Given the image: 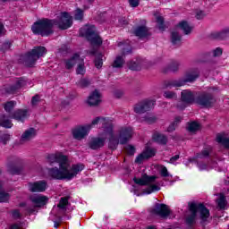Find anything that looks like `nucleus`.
Wrapping results in <instances>:
<instances>
[{
  "mask_svg": "<svg viewBox=\"0 0 229 229\" xmlns=\"http://www.w3.org/2000/svg\"><path fill=\"white\" fill-rule=\"evenodd\" d=\"M107 123L101 124L103 132L100 137L92 138L89 141L90 149H99L105 146L106 139L109 140L108 146L110 149H117L119 144H126L133 137V129L131 127H121L117 131H114V123L109 118H106Z\"/></svg>",
  "mask_w": 229,
  "mask_h": 229,
  "instance_id": "nucleus-1",
  "label": "nucleus"
},
{
  "mask_svg": "<svg viewBox=\"0 0 229 229\" xmlns=\"http://www.w3.org/2000/svg\"><path fill=\"white\" fill-rule=\"evenodd\" d=\"M47 161L50 165L58 164V167H52L48 169V175L54 180H72L76 175L80 174L85 165L81 163L73 164L71 165L69 157L64 155L62 152H55L49 154L47 157Z\"/></svg>",
  "mask_w": 229,
  "mask_h": 229,
  "instance_id": "nucleus-2",
  "label": "nucleus"
},
{
  "mask_svg": "<svg viewBox=\"0 0 229 229\" xmlns=\"http://www.w3.org/2000/svg\"><path fill=\"white\" fill-rule=\"evenodd\" d=\"M53 26H58L60 30H68L72 26V16L67 13H62L57 20L38 21L32 25V33L41 35V37H48L53 33Z\"/></svg>",
  "mask_w": 229,
  "mask_h": 229,
  "instance_id": "nucleus-3",
  "label": "nucleus"
},
{
  "mask_svg": "<svg viewBox=\"0 0 229 229\" xmlns=\"http://www.w3.org/2000/svg\"><path fill=\"white\" fill-rule=\"evenodd\" d=\"M199 68L194 67L186 71L182 79L166 81L164 83V89H173L174 87H183L187 83H194L199 78Z\"/></svg>",
  "mask_w": 229,
  "mask_h": 229,
  "instance_id": "nucleus-4",
  "label": "nucleus"
},
{
  "mask_svg": "<svg viewBox=\"0 0 229 229\" xmlns=\"http://www.w3.org/2000/svg\"><path fill=\"white\" fill-rule=\"evenodd\" d=\"M157 175H148L147 174H143L141 177L133 178V182L137 185L147 186L144 190L145 194H152V192H157L160 191V185L157 182Z\"/></svg>",
  "mask_w": 229,
  "mask_h": 229,
  "instance_id": "nucleus-5",
  "label": "nucleus"
},
{
  "mask_svg": "<svg viewBox=\"0 0 229 229\" xmlns=\"http://www.w3.org/2000/svg\"><path fill=\"white\" fill-rule=\"evenodd\" d=\"M96 124L106 125V124H108V121L106 120V118L97 117L89 124L81 125L74 128L72 131L73 139H76V140H82V139H85V137L89 135V133L90 132V130H92V126H96Z\"/></svg>",
  "mask_w": 229,
  "mask_h": 229,
  "instance_id": "nucleus-6",
  "label": "nucleus"
},
{
  "mask_svg": "<svg viewBox=\"0 0 229 229\" xmlns=\"http://www.w3.org/2000/svg\"><path fill=\"white\" fill-rule=\"evenodd\" d=\"M190 210L191 211V214L186 218L188 225H194L198 213L199 214V217L202 221H207L210 217V211L201 203L190 204Z\"/></svg>",
  "mask_w": 229,
  "mask_h": 229,
  "instance_id": "nucleus-7",
  "label": "nucleus"
},
{
  "mask_svg": "<svg viewBox=\"0 0 229 229\" xmlns=\"http://www.w3.org/2000/svg\"><path fill=\"white\" fill-rule=\"evenodd\" d=\"M80 31L82 37L88 38L91 46H101L103 44V39H101V37H99V34L96 31V26L85 25Z\"/></svg>",
  "mask_w": 229,
  "mask_h": 229,
  "instance_id": "nucleus-8",
  "label": "nucleus"
},
{
  "mask_svg": "<svg viewBox=\"0 0 229 229\" xmlns=\"http://www.w3.org/2000/svg\"><path fill=\"white\" fill-rule=\"evenodd\" d=\"M46 53H47L46 47H35L32 51L29 52L27 55L26 65H28V67H33L35 62H37L38 58H41V56H44Z\"/></svg>",
  "mask_w": 229,
  "mask_h": 229,
  "instance_id": "nucleus-9",
  "label": "nucleus"
},
{
  "mask_svg": "<svg viewBox=\"0 0 229 229\" xmlns=\"http://www.w3.org/2000/svg\"><path fill=\"white\" fill-rule=\"evenodd\" d=\"M155 107V100L145 99L134 106L135 114H145Z\"/></svg>",
  "mask_w": 229,
  "mask_h": 229,
  "instance_id": "nucleus-10",
  "label": "nucleus"
},
{
  "mask_svg": "<svg viewBox=\"0 0 229 229\" xmlns=\"http://www.w3.org/2000/svg\"><path fill=\"white\" fill-rule=\"evenodd\" d=\"M30 200L35 208L44 207V205H47V201H49V198L42 195V194H32L30 196Z\"/></svg>",
  "mask_w": 229,
  "mask_h": 229,
  "instance_id": "nucleus-11",
  "label": "nucleus"
},
{
  "mask_svg": "<svg viewBox=\"0 0 229 229\" xmlns=\"http://www.w3.org/2000/svg\"><path fill=\"white\" fill-rule=\"evenodd\" d=\"M196 103L201 106H212L214 97L209 93H201L196 99Z\"/></svg>",
  "mask_w": 229,
  "mask_h": 229,
  "instance_id": "nucleus-12",
  "label": "nucleus"
},
{
  "mask_svg": "<svg viewBox=\"0 0 229 229\" xmlns=\"http://www.w3.org/2000/svg\"><path fill=\"white\" fill-rule=\"evenodd\" d=\"M47 189V182L46 181L29 182V191H30V192H45Z\"/></svg>",
  "mask_w": 229,
  "mask_h": 229,
  "instance_id": "nucleus-13",
  "label": "nucleus"
},
{
  "mask_svg": "<svg viewBox=\"0 0 229 229\" xmlns=\"http://www.w3.org/2000/svg\"><path fill=\"white\" fill-rule=\"evenodd\" d=\"M155 153H156L155 148L146 147L143 152L136 157L135 163L142 164L144 160H148V158H151V157H155Z\"/></svg>",
  "mask_w": 229,
  "mask_h": 229,
  "instance_id": "nucleus-14",
  "label": "nucleus"
},
{
  "mask_svg": "<svg viewBox=\"0 0 229 229\" xmlns=\"http://www.w3.org/2000/svg\"><path fill=\"white\" fill-rule=\"evenodd\" d=\"M152 214H156V216L160 217H167L171 214V210H169V207L165 204H157L152 209Z\"/></svg>",
  "mask_w": 229,
  "mask_h": 229,
  "instance_id": "nucleus-15",
  "label": "nucleus"
},
{
  "mask_svg": "<svg viewBox=\"0 0 229 229\" xmlns=\"http://www.w3.org/2000/svg\"><path fill=\"white\" fill-rule=\"evenodd\" d=\"M79 62H83V58L80 56L79 53H75L70 58L64 59V67L68 70L72 69Z\"/></svg>",
  "mask_w": 229,
  "mask_h": 229,
  "instance_id": "nucleus-16",
  "label": "nucleus"
},
{
  "mask_svg": "<svg viewBox=\"0 0 229 229\" xmlns=\"http://www.w3.org/2000/svg\"><path fill=\"white\" fill-rule=\"evenodd\" d=\"M37 137V131L35 128H29L25 130V131L21 134V142L24 144V142H30V140H33Z\"/></svg>",
  "mask_w": 229,
  "mask_h": 229,
  "instance_id": "nucleus-17",
  "label": "nucleus"
},
{
  "mask_svg": "<svg viewBox=\"0 0 229 229\" xmlns=\"http://www.w3.org/2000/svg\"><path fill=\"white\" fill-rule=\"evenodd\" d=\"M88 105L89 106H96L98 103H101V93L98 90L93 91L90 93L87 99Z\"/></svg>",
  "mask_w": 229,
  "mask_h": 229,
  "instance_id": "nucleus-18",
  "label": "nucleus"
},
{
  "mask_svg": "<svg viewBox=\"0 0 229 229\" xmlns=\"http://www.w3.org/2000/svg\"><path fill=\"white\" fill-rule=\"evenodd\" d=\"M181 99L182 103H186L190 105L191 103H194L195 96L194 92L190 89H184L181 93Z\"/></svg>",
  "mask_w": 229,
  "mask_h": 229,
  "instance_id": "nucleus-19",
  "label": "nucleus"
},
{
  "mask_svg": "<svg viewBox=\"0 0 229 229\" xmlns=\"http://www.w3.org/2000/svg\"><path fill=\"white\" fill-rule=\"evenodd\" d=\"M26 117H28V110L18 109L12 114V119H15V121H21V123L24 122Z\"/></svg>",
  "mask_w": 229,
  "mask_h": 229,
  "instance_id": "nucleus-20",
  "label": "nucleus"
},
{
  "mask_svg": "<svg viewBox=\"0 0 229 229\" xmlns=\"http://www.w3.org/2000/svg\"><path fill=\"white\" fill-rule=\"evenodd\" d=\"M24 85H26V81H24V79H17L15 81L14 86L6 88V92L8 94H13V92H15V90H18V89H21V87H24Z\"/></svg>",
  "mask_w": 229,
  "mask_h": 229,
  "instance_id": "nucleus-21",
  "label": "nucleus"
},
{
  "mask_svg": "<svg viewBox=\"0 0 229 229\" xmlns=\"http://www.w3.org/2000/svg\"><path fill=\"white\" fill-rule=\"evenodd\" d=\"M134 34L140 38H144V37H148V35H149V31L146 26H140L135 29Z\"/></svg>",
  "mask_w": 229,
  "mask_h": 229,
  "instance_id": "nucleus-22",
  "label": "nucleus"
},
{
  "mask_svg": "<svg viewBox=\"0 0 229 229\" xmlns=\"http://www.w3.org/2000/svg\"><path fill=\"white\" fill-rule=\"evenodd\" d=\"M177 28H179V30H182L184 35H190V33H191L192 31V26H190L189 22L187 21H181L177 25Z\"/></svg>",
  "mask_w": 229,
  "mask_h": 229,
  "instance_id": "nucleus-23",
  "label": "nucleus"
},
{
  "mask_svg": "<svg viewBox=\"0 0 229 229\" xmlns=\"http://www.w3.org/2000/svg\"><path fill=\"white\" fill-rule=\"evenodd\" d=\"M10 198V193L3 190V182L0 181V203H6V201H9Z\"/></svg>",
  "mask_w": 229,
  "mask_h": 229,
  "instance_id": "nucleus-24",
  "label": "nucleus"
},
{
  "mask_svg": "<svg viewBox=\"0 0 229 229\" xmlns=\"http://www.w3.org/2000/svg\"><path fill=\"white\" fill-rule=\"evenodd\" d=\"M153 140H155V142H157L158 144H167V137L159 132L154 133Z\"/></svg>",
  "mask_w": 229,
  "mask_h": 229,
  "instance_id": "nucleus-25",
  "label": "nucleus"
},
{
  "mask_svg": "<svg viewBox=\"0 0 229 229\" xmlns=\"http://www.w3.org/2000/svg\"><path fill=\"white\" fill-rule=\"evenodd\" d=\"M171 40L174 46H180L182 44V36L178 31L174 30L172 31Z\"/></svg>",
  "mask_w": 229,
  "mask_h": 229,
  "instance_id": "nucleus-26",
  "label": "nucleus"
},
{
  "mask_svg": "<svg viewBox=\"0 0 229 229\" xmlns=\"http://www.w3.org/2000/svg\"><path fill=\"white\" fill-rule=\"evenodd\" d=\"M216 141L229 149V138H226L225 134H218L216 136Z\"/></svg>",
  "mask_w": 229,
  "mask_h": 229,
  "instance_id": "nucleus-27",
  "label": "nucleus"
},
{
  "mask_svg": "<svg viewBox=\"0 0 229 229\" xmlns=\"http://www.w3.org/2000/svg\"><path fill=\"white\" fill-rule=\"evenodd\" d=\"M128 67L131 71H140L141 64L140 60L136 59L128 63Z\"/></svg>",
  "mask_w": 229,
  "mask_h": 229,
  "instance_id": "nucleus-28",
  "label": "nucleus"
},
{
  "mask_svg": "<svg viewBox=\"0 0 229 229\" xmlns=\"http://www.w3.org/2000/svg\"><path fill=\"white\" fill-rule=\"evenodd\" d=\"M0 126L3 128H12L13 126V123H12V120L6 116L0 117Z\"/></svg>",
  "mask_w": 229,
  "mask_h": 229,
  "instance_id": "nucleus-29",
  "label": "nucleus"
},
{
  "mask_svg": "<svg viewBox=\"0 0 229 229\" xmlns=\"http://www.w3.org/2000/svg\"><path fill=\"white\" fill-rule=\"evenodd\" d=\"M123 65H124V59L123 58V56L121 55L116 56L115 60L113 63V67L121 69Z\"/></svg>",
  "mask_w": 229,
  "mask_h": 229,
  "instance_id": "nucleus-30",
  "label": "nucleus"
},
{
  "mask_svg": "<svg viewBox=\"0 0 229 229\" xmlns=\"http://www.w3.org/2000/svg\"><path fill=\"white\" fill-rule=\"evenodd\" d=\"M181 122L182 117H175L174 122L172 124H170L169 127L167 128V131H174L176 130V126H178V124H180Z\"/></svg>",
  "mask_w": 229,
  "mask_h": 229,
  "instance_id": "nucleus-31",
  "label": "nucleus"
},
{
  "mask_svg": "<svg viewBox=\"0 0 229 229\" xmlns=\"http://www.w3.org/2000/svg\"><path fill=\"white\" fill-rule=\"evenodd\" d=\"M198 130H199V123H198L196 122H191L188 124V131L191 133H196V131H198Z\"/></svg>",
  "mask_w": 229,
  "mask_h": 229,
  "instance_id": "nucleus-32",
  "label": "nucleus"
},
{
  "mask_svg": "<svg viewBox=\"0 0 229 229\" xmlns=\"http://www.w3.org/2000/svg\"><path fill=\"white\" fill-rule=\"evenodd\" d=\"M15 105H17L16 101H9L4 104V108L5 112L10 113L13 110V108H15Z\"/></svg>",
  "mask_w": 229,
  "mask_h": 229,
  "instance_id": "nucleus-33",
  "label": "nucleus"
},
{
  "mask_svg": "<svg viewBox=\"0 0 229 229\" xmlns=\"http://www.w3.org/2000/svg\"><path fill=\"white\" fill-rule=\"evenodd\" d=\"M216 203H217L219 208H225L226 197H225V195H223V194H220L218 199L216 200Z\"/></svg>",
  "mask_w": 229,
  "mask_h": 229,
  "instance_id": "nucleus-34",
  "label": "nucleus"
},
{
  "mask_svg": "<svg viewBox=\"0 0 229 229\" xmlns=\"http://www.w3.org/2000/svg\"><path fill=\"white\" fill-rule=\"evenodd\" d=\"M160 174L163 178H173V175L167 171V167L161 165L159 167Z\"/></svg>",
  "mask_w": 229,
  "mask_h": 229,
  "instance_id": "nucleus-35",
  "label": "nucleus"
},
{
  "mask_svg": "<svg viewBox=\"0 0 229 229\" xmlns=\"http://www.w3.org/2000/svg\"><path fill=\"white\" fill-rule=\"evenodd\" d=\"M169 71L172 72H176L178 69H180V62L178 61H172L168 65Z\"/></svg>",
  "mask_w": 229,
  "mask_h": 229,
  "instance_id": "nucleus-36",
  "label": "nucleus"
},
{
  "mask_svg": "<svg viewBox=\"0 0 229 229\" xmlns=\"http://www.w3.org/2000/svg\"><path fill=\"white\" fill-rule=\"evenodd\" d=\"M10 134L6 133V132H1L0 133V142L1 144H8V142H10Z\"/></svg>",
  "mask_w": 229,
  "mask_h": 229,
  "instance_id": "nucleus-37",
  "label": "nucleus"
},
{
  "mask_svg": "<svg viewBox=\"0 0 229 229\" xmlns=\"http://www.w3.org/2000/svg\"><path fill=\"white\" fill-rule=\"evenodd\" d=\"M8 171L12 174H19V173H21V166H18L16 165H9Z\"/></svg>",
  "mask_w": 229,
  "mask_h": 229,
  "instance_id": "nucleus-38",
  "label": "nucleus"
},
{
  "mask_svg": "<svg viewBox=\"0 0 229 229\" xmlns=\"http://www.w3.org/2000/svg\"><path fill=\"white\" fill-rule=\"evenodd\" d=\"M68 204H69V198L64 197V198H61L57 207L58 208H62L63 210H65V207H67Z\"/></svg>",
  "mask_w": 229,
  "mask_h": 229,
  "instance_id": "nucleus-39",
  "label": "nucleus"
},
{
  "mask_svg": "<svg viewBox=\"0 0 229 229\" xmlns=\"http://www.w3.org/2000/svg\"><path fill=\"white\" fill-rule=\"evenodd\" d=\"M78 64H79L77 66L76 72L77 74H81L83 76V74H85L86 72L85 63H83V59H82V62H79Z\"/></svg>",
  "mask_w": 229,
  "mask_h": 229,
  "instance_id": "nucleus-40",
  "label": "nucleus"
},
{
  "mask_svg": "<svg viewBox=\"0 0 229 229\" xmlns=\"http://www.w3.org/2000/svg\"><path fill=\"white\" fill-rule=\"evenodd\" d=\"M95 66L97 69H101L103 67V55L99 54L96 56Z\"/></svg>",
  "mask_w": 229,
  "mask_h": 229,
  "instance_id": "nucleus-41",
  "label": "nucleus"
},
{
  "mask_svg": "<svg viewBox=\"0 0 229 229\" xmlns=\"http://www.w3.org/2000/svg\"><path fill=\"white\" fill-rule=\"evenodd\" d=\"M78 87H81V89H85V87H89L90 85V81L87 79H81L77 82Z\"/></svg>",
  "mask_w": 229,
  "mask_h": 229,
  "instance_id": "nucleus-42",
  "label": "nucleus"
},
{
  "mask_svg": "<svg viewBox=\"0 0 229 229\" xmlns=\"http://www.w3.org/2000/svg\"><path fill=\"white\" fill-rule=\"evenodd\" d=\"M225 37H229V27L224 29L221 32L217 33V38H225Z\"/></svg>",
  "mask_w": 229,
  "mask_h": 229,
  "instance_id": "nucleus-43",
  "label": "nucleus"
},
{
  "mask_svg": "<svg viewBox=\"0 0 229 229\" xmlns=\"http://www.w3.org/2000/svg\"><path fill=\"white\" fill-rule=\"evenodd\" d=\"M164 98L166 99H176L177 96L176 93L174 91H165L164 93Z\"/></svg>",
  "mask_w": 229,
  "mask_h": 229,
  "instance_id": "nucleus-44",
  "label": "nucleus"
},
{
  "mask_svg": "<svg viewBox=\"0 0 229 229\" xmlns=\"http://www.w3.org/2000/svg\"><path fill=\"white\" fill-rule=\"evenodd\" d=\"M156 19H157L158 29L161 30V31H164V17L156 16Z\"/></svg>",
  "mask_w": 229,
  "mask_h": 229,
  "instance_id": "nucleus-45",
  "label": "nucleus"
},
{
  "mask_svg": "<svg viewBox=\"0 0 229 229\" xmlns=\"http://www.w3.org/2000/svg\"><path fill=\"white\" fill-rule=\"evenodd\" d=\"M74 19L75 21H81V19H83V11L81 9H77L75 11Z\"/></svg>",
  "mask_w": 229,
  "mask_h": 229,
  "instance_id": "nucleus-46",
  "label": "nucleus"
},
{
  "mask_svg": "<svg viewBox=\"0 0 229 229\" xmlns=\"http://www.w3.org/2000/svg\"><path fill=\"white\" fill-rule=\"evenodd\" d=\"M125 151L126 153H128L129 155H135V147L131 146V145H127L125 147Z\"/></svg>",
  "mask_w": 229,
  "mask_h": 229,
  "instance_id": "nucleus-47",
  "label": "nucleus"
},
{
  "mask_svg": "<svg viewBox=\"0 0 229 229\" xmlns=\"http://www.w3.org/2000/svg\"><path fill=\"white\" fill-rule=\"evenodd\" d=\"M119 47H123V55H128V53H131V49L130 48V46H128V45H123V43H120Z\"/></svg>",
  "mask_w": 229,
  "mask_h": 229,
  "instance_id": "nucleus-48",
  "label": "nucleus"
},
{
  "mask_svg": "<svg viewBox=\"0 0 229 229\" xmlns=\"http://www.w3.org/2000/svg\"><path fill=\"white\" fill-rule=\"evenodd\" d=\"M213 56H221L223 55V49L220 47L216 48L212 52Z\"/></svg>",
  "mask_w": 229,
  "mask_h": 229,
  "instance_id": "nucleus-49",
  "label": "nucleus"
},
{
  "mask_svg": "<svg viewBox=\"0 0 229 229\" xmlns=\"http://www.w3.org/2000/svg\"><path fill=\"white\" fill-rule=\"evenodd\" d=\"M208 149H204L200 154H198L197 158H205L206 157H208Z\"/></svg>",
  "mask_w": 229,
  "mask_h": 229,
  "instance_id": "nucleus-50",
  "label": "nucleus"
},
{
  "mask_svg": "<svg viewBox=\"0 0 229 229\" xmlns=\"http://www.w3.org/2000/svg\"><path fill=\"white\" fill-rule=\"evenodd\" d=\"M123 90H121V89H115L114 91V98H117L118 99L120 98H123Z\"/></svg>",
  "mask_w": 229,
  "mask_h": 229,
  "instance_id": "nucleus-51",
  "label": "nucleus"
},
{
  "mask_svg": "<svg viewBox=\"0 0 229 229\" xmlns=\"http://www.w3.org/2000/svg\"><path fill=\"white\" fill-rule=\"evenodd\" d=\"M12 214H13V219H20V217H21V211H19L18 209L13 210Z\"/></svg>",
  "mask_w": 229,
  "mask_h": 229,
  "instance_id": "nucleus-52",
  "label": "nucleus"
},
{
  "mask_svg": "<svg viewBox=\"0 0 229 229\" xmlns=\"http://www.w3.org/2000/svg\"><path fill=\"white\" fill-rule=\"evenodd\" d=\"M10 229H23L22 223H14L11 225Z\"/></svg>",
  "mask_w": 229,
  "mask_h": 229,
  "instance_id": "nucleus-53",
  "label": "nucleus"
},
{
  "mask_svg": "<svg viewBox=\"0 0 229 229\" xmlns=\"http://www.w3.org/2000/svg\"><path fill=\"white\" fill-rule=\"evenodd\" d=\"M12 47V43L10 42H5L2 46V51H8Z\"/></svg>",
  "mask_w": 229,
  "mask_h": 229,
  "instance_id": "nucleus-54",
  "label": "nucleus"
},
{
  "mask_svg": "<svg viewBox=\"0 0 229 229\" xmlns=\"http://www.w3.org/2000/svg\"><path fill=\"white\" fill-rule=\"evenodd\" d=\"M206 13H205V12H203V11H199V12H197V13H196V17H197V19H199V20H201V19H203L204 17H206Z\"/></svg>",
  "mask_w": 229,
  "mask_h": 229,
  "instance_id": "nucleus-55",
  "label": "nucleus"
},
{
  "mask_svg": "<svg viewBox=\"0 0 229 229\" xmlns=\"http://www.w3.org/2000/svg\"><path fill=\"white\" fill-rule=\"evenodd\" d=\"M38 101H40V97L38 95L34 96L31 100L33 106H35V105H37Z\"/></svg>",
  "mask_w": 229,
  "mask_h": 229,
  "instance_id": "nucleus-56",
  "label": "nucleus"
},
{
  "mask_svg": "<svg viewBox=\"0 0 229 229\" xmlns=\"http://www.w3.org/2000/svg\"><path fill=\"white\" fill-rule=\"evenodd\" d=\"M129 3L132 8H137V6H139V0H129Z\"/></svg>",
  "mask_w": 229,
  "mask_h": 229,
  "instance_id": "nucleus-57",
  "label": "nucleus"
},
{
  "mask_svg": "<svg viewBox=\"0 0 229 229\" xmlns=\"http://www.w3.org/2000/svg\"><path fill=\"white\" fill-rule=\"evenodd\" d=\"M178 158H180V156H179V155H175V156L172 157L170 158V163H171V164H174V163L176 162V160H178Z\"/></svg>",
  "mask_w": 229,
  "mask_h": 229,
  "instance_id": "nucleus-58",
  "label": "nucleus"
},
{
  "mask_svg": "<svg viewBox=\"0 0 229 229\" xmlns=\"http://www.w3.org/2000/svg\"><path fill=\"white\" fill-rule=\"evenodd\" d=\"M198 167H199V169H200V171H203V170H205V169H208L207 165H203V164H201V163H199V164H198Z\"/></svg>",
  "mask_w": 229,
  "mask_h": 229,
  "instance_id": "nucleus-59",
  "label": "nucleus"
},
{
  "mask_svg": "<svg viewBox=\"0 0 229 229\" xmlns=\"http://www.w3.org/2000/svg\"><path fill=\"white\" fill-rule=\"evenodd\" d=\"M62 223V218H59V221H54V228H58L60 226V224Z\"/></svg>",
  "mask_w": 229,
  "mask_h": 229,
  "instance_id": "nucleus-60",
  "label": "nucleus"
},
{
  "mask_svg": "<svg viewBox=\"0 0 229 229\" xmlns=\"http://www.w3.org/2000/svg\"><path fill=\"white\" fill-rule=\"evenodd\" d=\"M1 35H4V25L3 23H0V37Z\"/></svg>",
  "mask_w": 229,
  "mask_h": 229,
  "instance_id": "nucleus-61",
  "label": "nucleus"
},
{
  "mask_svg": "<svg viewBox=\"0 0 229 229\" xmlns=\"http://www.w3.org/2000/svg\"><path fill=\"white\" fill-rule=\"evenodd\" d=\"M146 122H147V123H155V117L152 116V117H150V118H146Z\"/></svg>",
  "mask_w": 229,
  "mask_h": 229,
  "instance_id": "nucleus-62",
  "label": "nucleus"
},
{
  "mask_svg": "<svg viewBox=\"0 0 229 229\" xmlns=\"http://www.w3.org/2000/svg\"><path fill=\"white\" fill-rule=\"evenodd\" d=\"M27 211L29 212V214H33V212H35V209L28 208Z\"/></svg>",
  "mask_w": 229,
  "mask_h": 229,
  "instance_id": "nucleus-63",
  "label": "nucleus"
},
{
  "mask_svg": "<svg viewBox=\"0 0 229 229\" xmlns=\"http://www.w3.org/2000/svg\"><path fill=\"white\" fill-rule=\"evenodd\" d=\"M126 23H127L126 20H124V19L120 20V24H122V26L126 24Z\"/></svg>",
  "mask_w": 229,
  "mask_h": 229,
  "instance_id": "nucleus-64",
  "label": "nucleus"
}]
</instances>
